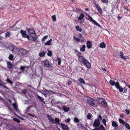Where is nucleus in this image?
I'll return each mask as SVG.
<instances>
[{"mask_svg":"<svg viewBox=\"0 0 130 130\" xmlns=\"http://www.w3.org/2000/svg\"><path fill=\"white\" fill-rule=\"evenodd\" d=\"M109 83L112 86H113L115 85L117 89H119V91L120 92H123V87L120 86V84L118 82H117L115 83L114 81L110 80L109 81Z\"/></svg>","mask_w":130,"mask_h":130,"instance_id":"f257e3e1","label":"nucleus"},{"mask_svg":"<svg viewBox=\"0 0 130 130\" xmlns=\"http://www.w3.org/2000/svg\"><path fill=\"white\" fill-rule=\"evenodd\" d=\"M96 100L93 98L90 97L87 100V103L90 105L96 107L97 106V103L95 102Z\"/></svg>","mask_w":130,"mask_h":130,"instance_id":"f03ea898","label":"nucleus"},{"mask_svg":"<svg viewBox=\"0 0 130 130\" xmlns=\"http://www.w3.org/2000/svg\"><path fill=\"white\" fill-rule=\"evenodd\" d=\"M97 100L98 103L101 106L105 107L107 106V103L105 99L100 98L97 99Z\"/></svg>","mask_w":130,"mask_h":130,"instance_id":"7ed1b4c3","label":"nucleus"},{"mask_svg":"<svg viewBox=\"0 0 130 130\" xmlns=\"http://www.w3.org/2000/svg\"><path fill=\"white\" fill-rule=\"evenodd\" d=\"M55 92L51 90H49L46 89H45L43 92V94L45 97H50L51 94H54Z\"/></svg>","mask_w":130,"mask_h":130,"instance_id":"20e7f679","label":"nucleus"},{"mask_svg":"<svg viewBox=\"0 0 130 130\" xmlns=\"http://www.w3.org/2000/svg\"><path fill=\"white\" fill-rule=\"evenodd\" d=\"M88 17L86 18V19L91 22H93L94 24L98 27H101V26L98 23L94 20L92 17L89 14H88Z\"/></svg>","mask_w":130,"mask_h":130,"instance_id":"39448f33","label":"nucleus"},{"mask_svg":"<svg viewBox=\"0 0 130 130\" xmlns=\"http://www.w3.org/2000/svg\"><path fill=\"white\" fill-rule=\"evenodd\" d=\"M42 64L45 67L51 68L52 67V64L50 63L49 61L48 60H46L43 61Z\"/></svg>","mask_w":130,"mask_h":130,"instance_id":"423d86ee","label":"nucleus"},{"mask_svg":"<svg viewBox=\"0 0 130 130\" xmlns=\"http://www.w3.org/2000/svg\"><path fill=\"white\" fill-rule=\"evenodd\" d=\"M18 52L19 54L21 56L26 55L27 53L26 50L22 48L19 50Z\"/></svg>","mask_w":130,"mask_h":130,"instance_id":"0eeeda50","label":"nucleus"},{"mask_svg":"<svg viewBox=\"0 0 130 130\" xmlns=\"http://www.w3.org/2000/svg\"><path fill=\"white\" fill-rule=\"evenodd\" d=\"M94 5L97 9L98 11L101 14H102L103 13L102 9H101V7L97 5L96 3H94Z\"/></svg>","mask_w":130,"mask_h":130,"instance_id":"6e6552de","label":"nucleus"},{"mask_svg":"<svg viewBox=\"0 0 130 130\" xmlns=\"http://www.w3.org/2000/svg\"><path fill=\"white\" fill-rule=\"evenodd\" d=\"M100 122L99 120L96 119L94 121L93 124V126L95 128L98 127L100 125Z\"/></svg>","mask_w":130,"mask_h":130,"instance_id":"1a4fd4ad","label":"nucleus"},{"mask_svg":"<svg viewBox=\"0 0 130 130\" xmlns=\"http://www.w3.org/2000/svg\"><path fill=\"white\" fill-rule=\"evenodd\" d=\"M12 105L16 111L17 113L20 114V112L18 109L17 105L15 103H13Z\"/></svg>","mask_w":130,"mask_h":130,"instance_id":"9d476101","label":"nucleus"},{"mask_svg":"<svg viewBox=\"0 0 130 130\" xmlns=\"http://www.w3.org/2000/svg\"><path fill=\"white\" fill-rule=\"evenodd\" d=\"M86 46L88 48H90L92 46V43L90 41H88L86 42Z\"/></svg>","mask_w":130,"mask_h":130,"instance_id":"9b49d317","label":"nucleus"},{"mask_svg":"<svg viewBox=\"0 0 130 130\" xmlns=\"http://www.w3.org/2000/svg\"><path fill=\"white\" fill-rule=\"evenodd\" d=\"M27 30L29 33V34L30 35L32 34H34L35 35H36L35 31L34 29L28 28V29Z\"/></svg>","mask_w":130,"mask_h":130,"instance_id":"f8f14e48","label":"nucleus"},{"mask_svg":"<svg viewBox=\"0 0 130 130\" xmlns=\"http://www.w3.org/2000/svg\"><path fill=\"white\" fill-rule=\"evenodd\" d=\"M60 124L63 130H69V128L67 125L62 123H61Z\"/></svg>","mask_w":130,"mask_h":130,"instance_id":"ddd939ff","label":"nucleus"},{"mask_svg":"<svg viewBox=\"0 0 130 130\" xmlns=\"http://www.w3.org/2000/svg\"><path fill=\"white\" fill-rule=\"evenodd\" d=\"M85 15L83 13H81L80 15L78 18V20H81L82 19H83V20L81 21L82 23H83L84 22V20L83 19V18L84 17Z\"/></svg>","mask_w":130,"mask_h":130,"instance_id":"4468645a","label":"nucleus"},{"mask_svg":"<svg viewBox=\"0 0 130 130\" xmlns=\"http://www.w3.org/2000/svg\"><path fill=\"white\" fill-rule=\"evenodd\" d=\"M47 117L50 122L53 124L54 122V119L49 115L47 116Z\"/></svg>","mask_w":130,"mask_h":130,"instance_id":"2eb2a0df","label":"nucleus"},{"mask_svg":"<svg viewBox=\"0 0 130 130\" xmlns=\"http://www.w3.org/2000/svg\"><path fill=\"white\" fill-rule=\"evenodd\" d=\"M7 66L8 69H12L13 66L12 64L10 61L7 62Z\"/></svg>","mask_w":130,"mask_h":130,"instance_id":"dca6fc26","label":"nucleus"},{"mask_svg":"<svg viewBox=\"0 0 130 130\" xmlns=\"http://www.w3.org/2000/svg\"><path fill=\"white\" fill-rule=\"evenodd\" d=\"M84 65L88 69H89L91 67V64L88 61L87 62H86L85 63Z\"/></svg>","mask_w":130,"mask_h":130,"instance_id":"f3484780","label":"nucleus"},{"mask_svg":"<svg viewBox=\"0 0 130 130\" xmlns=\"http://www.w3.org/2000/svg\"><path fill=\"white\" fill-rule=\"evenodd\" d=\"M21 34L22 35L23 37L24 38L27 34H26V31L25 30H21L20 31Z\"/></svg>","mask_w":130,"mask_h":130,"instance_id":"a211bd4d","label":"nucleus"},{"mask_svg":"<svg viewBox=\"0 0 130 130\" xmlns=\"http://www.w3.org/2000/svg\"><path fill=\"white\" fill-rule=\"evenodd\" d=\"M0 86L3 87L4 88L8 89L6 86L3 83V82L0 78Z\"/></svg>","mask_w":130,"mask_h":130,"instance_id":"6ab92c4d","label":"nucleus"},{"mask_svg":"<svg viewBox=\"0 0 130 130\" xmlns=\"http://www.w3.org/2000/svg\"><path fill=\"white\" fill-rule=\"evenodd\" d=\"M78 81L81 84H85V82L84 80L82 78H79L78 79Z\"/></svg>","mask_w":130,"mask_h":130,"instance_id":"aec40b11","label":"nucleus"},{"mask_svg":"<svg viewBox=\"0 0 130 130\" xmlns=\"http://www.w3.org/2000/svg\"><path fill=\"white\" fill-rule=\"evenodd\" d=\"M63 110L65 112H67L70 109V108L69 107H67L65 106H63L62 108Z\"/></svg>","mask_w":130,"mask_h":130,"instance_id":"412c9836","label":"nucleus"},{"mask_svg":"<svg viewBox=\"0 0 130 130\" xmlns=\"http://www.w3.org/2000/svg\"><path fill=\"white\" fill-rule=\"evenodd\" d=\"M100 46L101 48H105L106 47V44L103 42L100 44Z\"/></svg>","mask_w":130,"mask_h":130,"instance_id":"4be33fe9","label":"nucleus"},{"mask_svg":"<svg viewBox=\"0 0 130 130\" xmlns=\"http://www.w3.org/2000/svg\"><path fill=\"white\" fill-rule=\"evenodd\" d=\"M37 98H38L39 100L41 101V102H42L45 103V101L43 100V99L41 97H40L39 95L38 94L37 95Z\"/></svg>","mask_w":130,"mask_h":130,"instance_id":"5701e85b","label":"nucleus"},{"mask_svg":"<svg viewBox=\"0 0 130 130\" xmlns=\"http://www.w3.org/2000/svg\"><path fill=\"white\" fill-rule=\"evenodd\" d=\"M59 119L57 118H56L54 120V122H53V124L55 123L57 124H59Z\"/></svg>","mask_w":130,"mask_h":130,"instance_id":"b1692460","label":"nucleus"},{"mask_svg":"<svg viewBox=\"0 0 130 130\" xmlns=\"http://www.w3.org/2000/svg\"><path fill=\"white\" fill-rule=\"evenodd\" d=\"M86 46L84 44L83 45L82 47L80 49V50L81 51L84 52L85 50Z\"/></svg>","mask_w":130,"mask_h":130,"instance_id":"393cba45","label":"nucleus"},{"mask_svg":"<svg viewBox=\"0 0 130 130\" xmlns=\"http://www.w3.org/2000/svg\"><path fill=\"white\" fill-rule=\"evenodd\" d=\"M112 126L115 127H117L118 126V125L117 123L116 122L114 121H113L112 122Z\"/></svg>","mask_w":130,"mask_h":130,"instance_id":"a878e982","label":"nucleus"},{"mask_svg":"<svg viewBox=\"0 0 130 130\" xmlns=\"http://www.w3.org/2000/svg\"><path fill=\"white\" fill-rule=\"evenodd\" d=\"M85 59H85V58L83 56H82L80 58H78L79 61L81 63L83 62L84 61V60H85Z\"/></svg>","mask_w":130,"mask_h":130,"instance_id":"bb28decb","label":"nucleus"},{"mask_svg":"<svg viewBox=\"0 0 130 130\" xmlns=\"http://www.w3.org/2000/svg\"><path fill=\"white\" fill-rule=\"evenodd\" d=\"M10 32L9 31L6 32L5 33V36L6 38L9 37L10 36Z\"/></svg>","mask_w":130,"mask_h":130,"instance_id":"cd10ccee","label":"nucleus"},{"mask_svg":"<svg viewBox=\"0 0 130 130\" xmlns=\"http://www.w3.org/2000/svg\"><path fill=\"white\" fill-rule=\"evenodd\" d=\"M120 54H121V55H120V56L121 58L123 59H126L124 56L122 55L123 54L121 51L120 52Z\"/></svg>","mask_w":130,"mask_h":130,"instance_id":"c85d7f7f","label":"nucleus"},{"mask_svg":"<svg viewBox=\"0 0 130 130\" xmlns=\"http://www.w3.org/2000/svg\"><path fill=\"white\" fill-rule=\"evenodd\" d=\"M119 122L122 123L123 125H124L126 123L125 121L121 119H119Z\"/></svg>","mask_w":130,"mask_h":130,"instance_id":"c756f323","label":"nucleus"},{"mask_svg":"<svg viewBox=\"0 0 130 130\" xmlns=\"http://www.w3.org/2000/svg\"><path fill=\"white\" fill-rule=\"evenodd\" d=\"M14 56L12 54H10L9 57L8 58L10 60H12L13 59Z\"/></svg>","mask_w":130,"mask_h":130,"instance_id":"7c9ffc66","label":"nucleus"},{"mask_svg":"<svg viewBox=\"0 0 130 130\" xmlns=\"http://www.w3.org/2000/svg\"><path fill=\"white\" fill-rule=\"evenodd\" d=\"M45 53L44 52H40L39 54V55L40 57H42L44 56Z\"/></svg>","mask_w":130,"mask_h":130,"instance_id":"2f4dec72","label":"nucleus"},{"mask_svg":"<svg viewBox=\"0 0 130 130\" xmlns=\"http://www.w3.org/2000/svg\"><path fill=\"white\" fill-rule=\"evenodd\" d=\"M125 125V127L127 128V129L130 130V126L129 125V124L127 122H126L125 123V124L124 125Z\"/></svg>","mask_w":130,"mask_h":130,"instance_id":"473e14b6","label":"nucleus"},{"mask_svg":"<svg viewBox=\"0 0 130 130\" xmlns=\"http://www.w3.org/2000/svg\"><path fill=\"white\" fill-rule=\"evenodd\" d=\"M52 41V39H50V40L47 41L45 43V45H49L51 44V43Z\"/></svg>","mask_w":130,"mask_h":130,"instance_id":"72a5a7b5","label":"nucleus"},{"mask_svg":"<svg viewBox=\"0 0 130 130\" xmlns=\"http://www.w3.org/2000/svg\"><path fill=\"white\" fill-rule=\"evenodd\" d=\"M75 28L77 31L79 32H81L82 30V28H80L79 26H76Z\"/></svg>","mask_w":130,"mask_h":130,"instance_id":"f704fd0d","label":"nucleus"},{"mask_svg":"<svg viewBox=\"0 0 130 130\" xmlns=\"http://www.w3.org/2000/svg\"><path fill=\"white\" fill-rule=\"evenodd\" d=\"M6 81L11 85H12L13 83V82L9 78H7L6 79Z\"/></svg>","mask_w":130,"mask_h":130,"instance_id":"c9c22d12","label":"nucleus"},{"mask_svg":"<svg viewBox=\"0 0 130 130\" xmlns=\"http://www.w3.org/2000/svg\"><path fill=\"white\" fill-rule=\"evenodd\" d=\"M73 39L76 41L79 42L80 41V39L78 38L75 37V36H74L73 37Z\"/></svg>","mask_w":130,"mask_h":130,"instance_id":"e433bc0d","label":"nucleus"},{"mask_svg":"<svg viewBox=\"0 0 130 130\" xmlns=\"http://www.w3.org/2000/svg\"><path fill=\"white\" fill-rule=\"evenodd\" d=\"M97 129H98V130H106L104 129L103 126L102 125H101L100 127Z\"/></svg>","mask_w":130,"mask_h":130,"instance_id":"4c0bfd02","label":"nucleus"},{"mask_svg":"<svg viewBox=\"0 0 130 130\" xmlns=\"http://www.w3.org/2000/svg\"><path fill=\"white\" fill-rule=\"evenodd\" d=\"M77 126L79 129L83 127V125L81 123L77 124Z\"/></svg>","mask_w":130,"mask_h":130,"instance_id":"58836bf2","label":"nucleus"},{"mask_svg":"<svg viewBox=\"0 0 130 130\" xmlns=\"http://www.w3.org/2000/svg\"><path fill=\"white\" fill-rule=\"evenodd\" d=\"M57 60H58V64L59 65H60L61 62V59L59 58H57Z\"/></svg>","mask_w":130,"mask_h":130,"instance_id":"ea45409f","label":"nucleus"},{"mask_svg":"<svg viewBox=\"0 0 130 130\" xmlns=\"http://www.w3.org/2000/svg\"><path fill=\"white\" fill-rule=\"evenodd\" d=\"M74 121L75 122L78 123L79 121V119L77 117H75L74 119Z\"/></svg>","mask_w":130,"mask_h":130,"instance_id":"a19ab883","label":"nucleus"},{"mask_svg":"<svg viewBox=\"0 0 130 130\" xmlns=\"http://www.w3.org/2000/svg\"><path fill=\"white\" fill-rule=\"evenodd\" d=\"M32 107L31 106H28L26 110H25V112L26 113H27L28 112H29L30 109V108Z\"/></svg>","mask_w":130,"mask_h":130,"instance_id":"79ce46f5","label":"nucleus"},{"mask_svg":"<svg viewBox=\"0 0 130 130\" xmlns=\"http://www.w3.org/2000/svg\"><path fill=\"white\" fill-rule=\"evenodd\" d=\"M13 120L14 121H16L18 123H20V122L19 119L16 118H13Z\"/></svg>","mask_w":130,"mask_h":130,"instance_id":"37998d69","label":"nucleus"},{"mask_svg":"<svg viewBox=\"0 0 130 130\" xmlns=\"http://www.w3.org/2000/svg\"><path fill=\"white\" fill-rule=\"evenodd\" d=\"M48 53H47V55L49 56H51L52 55V51L50 50H48Z\"/></svg>","mask_w":130,"mask_h":130,"instance_id":"c03bdc74","label":"nucleus"},{"mask_svg":"<svg viewBox=\"0 0 130 130\" xmlns=\"http://www.w3.org/2000/svg\"><path fill=\"white\" fill-rule=\"evenodd\" d=\"M75 51L78 53L77 54V56L78 57V58H80L81 57H82V56H81V54H82V53H81V52H79L77 51L76 50Z\"/></svg>","mask_w":130,"mask_h":130,"instance_id":"a18cd8bd","label":"nucleus"},{"mask_svg":"<svg viewBox=\"0 0 130 130\" xmlns=\"http://www.w3.org/2000/svg\"><path fill=\"white\" fill-rule=\"evenodd\" d=\"M123 8L124 9L126 10V11H127V12H129L130 11L129 9H128V8L127 6H124Z\"/></svg>","mask_w":130,"mask_h":130,"instance_id":"49530a36","label":"nucleus"},{"mask_svg":"<svg viewBox=\"0 0 130 130\" xmlns=\"http://www.w3.org/2000/svg\"><path fill=\"white\" fill-rule=\"evenodd\" d=\"M101 1L104 4L107 3L108 2V0H101Z\"/></svg>","mask_w":130,"mask_h":130,"instance_id":"de8ad7c7","label":"nucleus"},{"mask_svg":"<svg viewBox=\"0 0 130 130\" xmlns=\"http://www.w3.org/2000/svg\"><path fill=\"white\" fill-rule=\"evenodd\" d=\"M52 18L54 21H55L56 20V18L55 15L52 16Z\"/></svg>","mask_w":130,"mask_h":130,"instance_id":"09e8293b","label":"nucleus"},{"mask_svg":"<svg viewBox=\"0 0 130 130\" xmlns=\"http://www.w3.org/2000/svg\"><path fill=\"white\" fill-rule=\"evenodd\" d=\"M48 37V36L46 35L44 37L42 38V40L43 41H44Z\"/></svg>","mask_w":130,"mask_h":130,"instance_id":"8fccbe9b","label":"nucleus"},{"mask_svg":"<svg viewBox=\"0 0 130 130\" xmlns=\"http://www.w3.org/2000/svg\"><path fill=\"white\" fill-rule=\"evenodd\" d=\"M27 92V90L26 89H23L22 90V92L24 94L26 93Z\"/></svg>","mask_w":130,"mask_h":130,"instance_id":"3c124183","label":"nucleus"},{"mask_svg":"<svg viewBox=\"0 0 130 130\" xmlns=\"http://www.w3.org/2000/svg\"><path fill=\"white\" fill-rule=\"evenodd\" d=\"M92 114H88L87 116V118L89 120H91V117L92 116Z\"/></svg>","mask_w":130,"mask_h":130,"instance_id":"603ef678","label":"nucleus"},{"mask_svg":"<svg viewBox=\"0 0 130 130\" xmlns=\"http://www.w3.org/2000/svg\"><path fill=\"white\" fill-rule=\"evenodd\" d=\"M25 68V67H23V66H21L20 67V69L22 71H24V70Z\"/></svg>","mask_w":130,"mask_h":130,"instance_id":"864d4df0","label":"nucleus"},{"mask_svg":"<svg viewBox=\"0 0 130 130\" xmlns=\"http://www.w3.org/2000/svg\"><path fill=\"white\" fill-rule=\"evenodd\" d=\"M123 89L124 90L123 91L124 93H126L127 92V89L126 87H124L123 88Z\"/></svg>","mask_w":130,"mask_h":130,"instance_id":"5fc2aeb1","label":"nucleus"},{"mask_svg":"<svg viewBox=\"0 0 130 130\" xmlns=\"http://www.w3.org/2000/svg\"><path fill=\"white\" fill-rule=\"evenodd\" d=\"M98 120H99V121L101 120H102V118L100 115V114L99 117L98 118Z\"/></svg>","mask_w":130,"mask_h":130,"instance_id":"6e6d98bb","label":"nucleus"},{"mask_svg":"<svg viewBox=\"0 0 130 130\" xmlns=\"http://www.w3.org/2000/svg\"><path fill=\"white\" fill-rule=\"evenodd\" d=\"M88 61L86 59L85 60H84V61L83 62H82V63L83 64H84L86 62H87Z\"/></svg>","mask_w":130,"mask_h":130,"instance_id":"4d7b16f0","label":"nucleus"},{"mask_svg":"<svg viewBox=\"0 0 130 130\" xmlns=\"http://www.w3.org/2000/svg\"><path fill=\"white\" fill-rule=\"evenodd\" d=\"M24 38H27L28 40H30L29 36L27 35Z\"/></svg>","mask_w":130,"mask_h":130,"instance_id":"13d9d810","label":"nucleus"},{"mask_svg":"<svg viewBox=\"0 0 130 130\" xmlns=\"http://www.w3.org/2000/svg\"><path fill=\"white\" fill-rule=\"evenodd\" d=\"M70 120V119L69 118L67 119H66L65 121L66 122H67L68 123L69 122Z\"/></svg>","mask_w":130,"mask_h":130,"instance_id":"bf43d9fd","label":"nucleus"},{"mask_svg":"<svg viewBox=\"0 0 130 130\" xmlns=\"http://www.w3.org/2000/svg\"><path fill=\"white\" fill-rule=\"evenodd\" d=\"M82 35L81 34H79L78 35V37L79 38H82L83 37Z\"/></svg>","mask_w":130,"mask_h":130,"instance_id":"052dcab7","label":"nucleus"},{"mask_svg":"<svg viewBox=\"0 0 130 130\" xmlns=\"http://www.w3.org/2000/svg\"><path fill=\"white\" fill-rule=\"evenodd\" d=\"M103 122L104 124H106V120L105 119H104L103 120Z\"/></svg>","mask_w":130,"mask_h":130,"instance_id":"680f3d73","label":"nucleus"},{"mask_svg":"<svg viewBox=\"0 0 130 130\" xmlns=\"http://www.w3.org/2000/svg\"><path fill=\"white\" fill-rule=\"evenodd\" d=\"M14 115H15L17 117H19L20 119H21V120H23V118L19 117V116H18V115H17V114H14Z\"/></svg>","mask_w":130,"mask_h":130,"instance_id":"e2e57ef3","label":"nucleus"},{"mask_svg":"<svg viewBox=\"0 0 130 130\" xmlns=\"http://www.w3.org/2000/svg\"><path fill=\"white\" fill-rule=\"evenodd\" d=\"M81 41V42H84L85 39L84 37H83L82 38V39L80 40Z\"/></svg>","mask_w":130,"mask_h":130,"instance_id":"0e129e2a","label":"nucleus"},{"mask_svg":"<svg viewBox=\"0 0 130 130\" xmlns=\"http://www.w3.org/2000/svg\"><path fill=\"white\" fill-rule=\"evenodd\" d=\"M125 111L126 112V114H129L130 112L129 110L127 109H126Z\"/></svg>","mask_w":130,"mask_h":130,"instance_id":"69168bd1","label":"nucleus"},{"mask_svg":"<svg viewBox=\"0 0 130 130\" xmlns=\"http://www.w3.org/2000/svg\"><path fill=\"white\" fill-rule=\"evenodd\" d=\"M72 83V82L70 80L68 82V84L69 85H70Z\"/></svg>","mask_w":130,"mask_h":130,"instance_id":"338daca9","label":"nucleus"},{"mask_svg":"<svg viewBox=\"0 0 130 130\" xmlns=\"http://www.w3.org/2000/svg\"><path fill=\"white\" fill-rule=\"evenodd\" d=\"M16 24H17V23L12 25V26L10 27V28H14L15 27V25Z\"/></svg>","mask_w":130,"mask_h":130,"instance_id":"774afa93","label":"nucleus"}]
</instances>
